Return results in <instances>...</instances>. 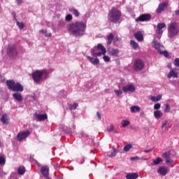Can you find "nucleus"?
I'll return each instance as SVG.
<instances>
[{"mask_svg":"<svg viewBox=\"0 0 179 179\" xmlns=\"http://www.w3.org/2000/svg\"><path fill=\"white\" fill-rule=\"evenodd\" d=\"M86 23L82 21H77L67 25V30L73 37H82L86 33Z\"/></svg>","mask_w":179,"mask_h":179,"instance_id":"f257e3e1","label":"nucleus"},{"mask_svg":"<svg viewBox=\"0 0 179 179\" xmlns=\"http://www.w3.org/2000/svg\"><path fill=\"white\" fill-rule=\"evenodd\" d=\"M43 76L45 79H48V71L46 70H36L32 73V79L35 83H40V81L43 80Z\"/></svg>","mask_w":179,"mask_h":179,"instance_id":"f03ea898","label":"nucleus"},{"mask_svg":"<svg viewBox=\"0 0 179 179\" xmlns=\"http://www.w3.org/2000/svg\"><path fill=\"white\" fill-rule=\"evenodd\" d=\"M122 15L121 11L113 7L108 15V19L112 23H117L121 19Z\"/></svg>","mask_w":179,"mask_h":179,"instance_id":"7ed1b4c3","label":"nucleus"},{"mask_svg":"<svg viewBox=\"0 0 179 179\" xmlns=\"http://www.w3.org/2000/svg\"><path fill=\"white\" fill-rule=\"evenodd\" d=\"M6 85L8 90H12V92H23L24 88L20 83H16L13 80H8L6 81Z\"/></svg>","mask_w":179,"mask_h":179,"instance_id":"20e7f679","label":"nucleus"},{"mask_svg":"<svg viewBox=\"0 0 179 179\" xmlns=\"http://www.w3.org/2000/svg\"><path fill=\"white\" fill-rule=\"evenodd\" d=\"M168 31L169 33V38H173L179 33V24L176 22H171L168 26Z\"/></svg>","mask_w":179,"mask_h":179,"instance_id":"39448f33","label":"nucleus"},{"mask_svg":"<svg viewBox=\"0 0 179 179\" xmlns=\"http://www.w3.org/2000/svg\"><path fill=\"white\" fill-rule=\"evenodd\" d=\"M7 55L10 57V58H15L17 57V50H16V46L15 45H9L7 48Z\"/></svg>","mask_w":179,"mask_h":179,"instance_id":"423d86ee","label":"nucleus"},{"mask_svg":"<svg viewBox=\"0 0 179 179\" xmlns=\"http://www.w3.org/2000/svg\"><path fill=\"white\" fill-rule=\"evenodd\" d=\"M145 68V63L141 59H136L134 64L133 69L136 71H142Z\"/></svg>","mask_w":179,"mask_h":179,"instance_id":"0eeeda50","label":"nucleus"},{"mask_svg":"<svg viewBox=\"0 0 179 179\" xmlns=\"http://www.w3.org/2000/svg\"><path fill=\"white\" fill-rule=\"evenodd\" d=\"M152 19L150 14H143L136 19V22H149Z\"/></svg>","mask_w":179,"mask_h":179,"instance_id":"6e6552de","label":"nucleus"},{"mask_svg":"<svg viewBox=\"0 0 179 179\" xmlns=\"http://www.w3.org/2000/svg\"><path fill=\"white\" fill-rule=\"evenodd\" d=\"M30 135V131H23V132H20L17 135V139L19 141V142H22L23 139H26L27 136Z\"/></svg>","mask_w":179,"mask_h":179,"instance_id":"1a4fd4ad","label":"nucleus"},{"mask_svg":"<svg viewBox=\"0 0 179 179\" xmlns=\"http://www.w3.org/2000/svg\"><path fill=\"white\" fill-rule=\"evenodd\" d=\"M108 52L109 55L111 57H118L120 55V50L118 48H108Z\"/></svg>","mask_w":179,"mask_h":179,"instance_id":"9d476101","label":"nucleus"},{"mask_svg":"<svg viewBox=\"0 0 179 179\" xmlns=\"http://www.w3.org/2000/svg\"><path fill=\"white\" fill-rule=\"evenodd\" d=\"M122 90L127 93V92H131V93H134L135 90H136V88L132 85H124L122 87Z\"/></svg>","mask_w":179,"mask_h":179,"instance_id":"9b49d317","label":"nucleus"},{"mask_svg":"<svg viewBox=\"0 0 179 179\" xmlns=\"http://www.w3.org/2000/svg\"><path fill=\"white\" fill-rule=\"evenodd\" d=\"M35 120L37 121L41 122V121H45L48 118V116H47V114H38L36 113L34 114Z\"/></svg>","mask_w":179,"mask_h":179,"instance_id":"f8f14e48","label":"nucleus"},{"mask_svg":"<svg viewBox=\"0 0 179 179\" xmlns=\"http://www.w3.org/2000/svg\"><path fill=\"white\" fill-rule=\"evenodd\" d=\"M169 3L167 2H164L162 3H160L157 8V13H162V12H164L166 9H167Z\"/></svg>","mask_w":179,"mask_h":179,"instance_id":"ddd939ff","label":"nucleus"},{"mask_svg":"<svg viewBox=\"0 0 179 179\" xmlns=\"http://www.w3.org/2000/svg\"><path fill=\"white\" fill-rule=\"evenodd\" d=\"M166 26L164 22L158 23L157 26V30H156L157 34H162V33H163V31H162V29H166Z\"/></svg>","mask_w":179,"mask_h":179,"instance_id":"4468645a","label":"nucleus"},{"mask_svg":"<svg viewBox=\"0 0 179 179\" xmlns=\"http://www.w3.org/2000/svg\"><path fill=\"white\" fill-rule=\"evenodd\" d=\"M87 58L93 65H99V64L100 63V60H99L98 58L94 59L90 56H87Z\"/></svg>","mask_w":179,"mask_h":179,"instance_id":"2eb2a0df","label":"nucleus"},{"mask_svg":"<svg viewBox=\"0 0 179 179\" xmlns=\"http://www.w3.org/2000/svg\"><path fill=\"white\" fill-rule=\"evenodd\" d=\"M171 78H178V73L176 72V70L172 69L170 71L168 75V78L171 79Z\"/></svg>","mask_w":179,"mask_h":179,"instance_id":"dca6fc26","label":"nucleus"},{"mask_svg":"<svg viewBox=\"0 0 179 179\" xmlns=\"http://www.w3.org/2000/svg\"><path fill=\"white\" fill-rule=\"evenodd\" d=\"M1 121L4 125H8V124H9V119H8V115L3 114L1 116Z\"/></svg>","mask_w":179,"mask_h":179,"instance_id":"f3484780","label":"nucleus"},{"mask_svg":"<svg viewBox=\"0 0 179 179\" xmlns=\"http://www.w3.org/2000/svg\"><path fill=\"white\" fill-rule=\"evenodd\" d=\"M152 45L153 48H155V50H157L158 52H159V50H160V48L163 47L161 44H159V42H157V41H153L152 42Z\"/></svg>","mask_w":179,"mask_h":179,"instance_id":"a211bd4d","label":"nucleus"},{"mask_svg":"<svg viewBox=\"0 0 179 179\" xmlns=\"http://www.w3.org/2000/svg\"><path fill=\"white\" fill-rule=\"evenodd\" d=\"M134 38L137 41H143V35L141 32L135 33Z\"/></svg>","mask_w":179,"mask_h":179,"instance_id":"6ab92c4d","label":"nucleus"},{"mask_svg":"<svg viewBox=\"0 0 179 179\" xmlns=\"http://www.w3.org/2000/svg\"><path fill=\"white\" fill-rule=\"evenodd\" d=\"M167 168L165 166H161L159 169H158V173L159 174H161V176H166V174H167Z\"/></svg>","mask_w":179,"mask_h":179,"instance_id":"aec40b11","label":"nucleus"},{"mask_svg":"<svg viewBox=\"0 0 179 179\" xmlns=\"http://www.w3.org/2000/svg\"><path fill=\"white\" fill-rule=\"evenodd\" d=\"M69 10L71 13H73L76 17H79V16H80V13H79V10L76 8H69Z\"/></svg>","mask_w":179,"mask_h":179,"instance_id":"412c9836","label":"nucleus"},{"mask_svg":"<svg viewBox=\"0 0 179 179\" xmlns=\"http://www.w3.org/2000/svg\"><path fill=\"white\" fill-rule=\"evenodd\" d=\"M97 50H99V51H101L103 55H106V52H107V50L101 43H99L97 45Z\"/></svg>","mask_w":179,"mask_h":179,"instance_id":"4be33fe9","label":"nucleus"},{"mask_svg":"<svg viewBox=\"0 0 179 179\" xmlns=\"http://www.w3.org/2000/svg\"><path fill=\"white\" fill-rule=\"evenodd\" d=\"M13 97L17 101H22L23 100V96H22V94L15 93L13 94Z\"/></svg>","mask_w":179,"mask_h":179,"instance_id":"5701e85b","label":"nucleus"},{"mask_svg":"<svg viewBox=\"0 0 179 179\" xmlns=\"http://www.w3.org/2000/svg\"><path fill=\"white\" fill-rule=\"evenodd\" d=\"M138 177V176L136 173H127L126 176L127 179H136Z\"/></svg>","mask_w":179,"mask_h":179,"instance_id":"b1692460","label":"nucleus"},{"mask_svg":"<svg viewBox=\"0 0 179 179\" xmlns=\"http://www.w3.org/2000/svg\"><path fill=\"white\" fill-rule=\"evenodd\" d=\"M130 111L133 113H139V111H141V107L138 106H132L130 108Z\"/></svg>","mask_w":179,"mask_h":179,"instance_id":"393cba45","label":"nucleus"},{"mask_svg":"<svg viewBox=\"0 0 179 179\" xmlns=\"http://www.w3.org/2000/svg\"><path fill=\"white\" fill-rule=\"evenodd\" d=\"M154 116L157 120H159L162 118V117H163V112H162L161 110H155L154 112Z\"/></svg>","mask_w":179,"mask_h":179,"instance_id":"a878e982","label":"nucleus"},{"mask_svg":"<svg viewBox=\"0 0 179 179\" xmlns=\"http://www.w3.org/2000/svg\"><path fill=\"white\" fill-rule=\"evenodd\" d=\"M107 40H108V45H111V43H113V40H114V34L110 33L109 35L107 36Z\"/></svg>","mask_w":179,"mask_h":179,"instance_id":"bb28decb","label":"nucleus"},{"mask_svg":"<svg viewBox=\"0 0 179 179\" xmlns=\"http://www.w3.org/2000/svg\"><path fill=\"white\" fill-rule=\"evenodd\" d=\"M162 157L163 159H170L171 157V152L170 151L165 152L162 154Z\"/></svg>","mask_w":179,"mask_h":179,"instance_id":"cd10ccee","label":"nucleus"},{"mask_svg":"<svg viewBox=\"0 0 179 179\" xmlns=\"http://www.w3.org/2000/svg\"><path fill=\"white\" fill-rule=\"evenodd\" d=\"M24 173H26V168H24L23 166H19L18 174H20V176H23Z\"/></svg>","mask_w":179,"mask_h":179,"instance_id":"c85d7f7f","label":"nucleus"},{"mask_svg":"<svg viewBox=\"0 0 179 179\" xmlns=\"http://www.w3.org/2000/svg\"><path fill=\"white\" fill-rule=\"evenodd\" d=\"M159 54H161V55H164L165 58H170V55H169V52L167 50L163 51V50H159Z\"/></svg>","mask_w":179,"mask_h":179,"instance_id":"c756f323","label":"nucleus"},{"mask_svg":"<svg viewBox=\"0 0 179 179\" xmlns=\"http://www.w3.org/2000/svg\"><path fill=\"white\" fill-rule=\"evenodd\" d=\"M150 100L154 102L160 101V100H162V95H158L157 96H152Z\"/></svg>","mask_w":179,"mask_h":179,"instance_id":"7c9ffc66","label":"nucleus"},{"mask_svg":"<svg viewBox=\"0 0 179 179\" xmlns=\"http://www.w3.org/2000/svg\"><path fill=\"white\" fill-rule=\"evenodd\" d=\"M130 45L134 48V50H137L138 47H139V45L138 43L135 42V41H131Z\"/></svg>","mask_w":179,"mask_h":179,"instance_id":"2f4dec72","label":"nucleus"},{"mask_svg":"<svg viewBox=\"0 0 179 179\" xmlns=\"http://www.w3.org/2000/svg\"><path fill=\"white\" fill-rule=\"evenodd\" d=\"M163 162V159H162V158L160 157H157L156 159H154L153 160V164L155 165V166H157V164H160V163H162Z\"/></svg>","mask_w":179,"mask_h":179,"instance_id":"473e14b6","label":"nucleus"},{"mask_svg":"<svg viewBox=\"0 0 179 179\" xmlns=\"http://www.w3.org/2000/svg\"><path fill=\"white\" fill-rule=\"evenodd\" d=\"M91 52H92L93 57H100V56H101V54H103L102 52H95L93 49H92Z\"/></svg>","mask_w":179,"mask_h":179,"instance_id":"72a5a7b5","label":"nucleus"},{"mask_svg":"<svg viewBox=\"0 0 179 179\" xmlns=\"http://www.w3.org/2000/svg\"><path fill=\"white\" fill-rule=\"evenodd\" d=\"M113 152H111L108 156L109 157H115V156L118 153V151L115 149V148H113Z\"/></svg>","mask_w":179,"mask_h":179,"instance_id":"f704fd0d","label":"nucleus"},{"mask_svg":"<svg viewBox=\"0 0 179 179\" xmlns=\"http://www.w3.org/2000/svg\"><path fill=\"white\" fill-rule=\"evenodd\" d=\"M131 149H132V144H128L124 147V152H129Z\"/></svg>","mask_w":179,"mask_h":179,"instance_id":"c9c22d12","label":"nucleus"},{"mask_svg":"<svg viewBox=\"0 0 179 179\" xmlns=\"http://www.w3.org/2000/svg\"><path fill=\"white\" fill-rule=\"evenodd\" d=\"M42 34H45V37H51V34H47V30L41 29L39 31Z\"/></svg>","mask_w":179,"mask_h":179,"instance_id":"e433bc0d","label":"nucleus"},{"mask_svg":"<svg viewBox=\"0 0 179 179\" xmlns=\"http://www.w3.org/2000/svg\"><path fill=\"white\" fill-rule=\"evenodd\" d=\"M6 163V159H5V157L0 156V165L2 166Z\"/></svg>","mask_w":179,"mask_h":179,"instance_id":"4c0bfd02","label":"nucleus"},{"mask_svg":"<svg viewBox=\"0 0 179 179\" xmlns=\"http://www.w3.org/2000/svg\"><path fill=\"white\" fill-rule=\"evenodd\" d=\"M129 124H130L129 120H123L122 122V126L123 127V128H125V127H128Z\"/></svg>","mask_w":179,"mask_h":179,"instance_id":"58836bf2","label":"nucleus"},{"mask_svg":"<svg viewBox=\"0 0 179 179\" xmlns=\"http://www.w3.org/2000/svg\"><path fill=\"white\" fill-rule=\"evenodd\" d=\"M114 93H115V94H116V96H117V97H120V96H121V94H122V91H121L120 90H115Z\"/></svg>","mask_w":179,"mask_h":179,"instance_id":"ea45409f","label":"nucleus"},{"mask_svg":"<svg viewBox=\"0 0 179 179\" xmlns=\"http://www.w3.org/2000/svg\"><path fill=\"white\" fill-rule=\"evenodd\" d=\"M165 106H166V107H165L164 111L165 113H170V110H171V108H170V105L169 103H166Z\"/></svg>","mask_w":179,"mask_h":179,"instance_id":"a19ab883","label":"nucleus"},{"mask_svg":"<svg viewBox=\"0 0 179 179\" xmlns=\"http://www.w3.org/2000/svg\"><path fill=\"white\" fill-rule=\"evenodd\" d=\"M17 26H18L19 29H22L24 27V23L17 21Z\"/></svg>","mask_w":179,"mask_h":179,"instance_id":"79ce46f5","label":"nucleus"},{"mask_svg":"<svg viewBox=\"0 0 179 179\" xmlns=\"http://www.w3.org/2000/svg\"><path fill=\"white\" fill-rule=\"evenodd\" d=\"M79 104H78V103H74L73 104L71 105V110H76Z\"/></svg>","mask_w":179,"mask_h":179,"instance_id":"37998d69","label":"nucleus"},{"mask_svg":"<svg viewBox=\"0 0 179 179\" xmlns=\"http://www.w3.org/2000/svg\"><path fill=\"white\" fill-rule=\"evenodd\" d=\"M66 22H71V20H72V15L71 14H68L66 16Z\"/></svg>","mask_w":179,"mask_h":179,"instance_id":"c03bdc74","label":"nucleus"},{"mask_svg":"<svg viewBox=\"0 0 179 179\" xmlns=\"http://www.w3.org/2000/svg\"><path fill=\"white\" fill-rule=\"evenodd\" d=\"M160 107H162V104H160L159 103L154 105L155 110H158L160 108Z\"/></svg>","mask_w":179,"mask_h":179,"instance_id":"a18cd8bd","label":"nucleus"},{"mask_svg":"<svg viewBox=\"0 0 179 179\" xmlns=\"http://www.w3.org/2000/svg\"><path fill=\"white\" fill-rule=\"evenodd\" d=\"M113 131H114V125L110 124V125L108 127V132H113Z\"/></svg>","mask_w":179,"mask_h":179,"instance_id":"49530a36","label":"nucleus"},{"mask_svg":"<svg viewBox=\"0 0 179 179\" xmlns=\"http://www.w3.org/2000/svg\"><path fill=\"white\" fill-rule=\"evenodd\" d=\"M173 64L175 66L179 67V59L178 58L175 59Z\"/></svg>","mask_w":179,"mask_h":179,"instance_id":"de8ad7c7","label":"nucleus"},{"mask_svg":"<svg viewBox=\"0 0 179 179\" xmlns=\"http://www.w3.org/2000/svg\"><path fill=\"white\" fill-rule=\"evenodd\" d=\"M110 57L107 55L103 56V60L105 61V62H110Z\"/></svg>","mask_w":179,"mask_h":179,"instance_id":"09e8293b","label":"nucleus"},{"mask_svg":"<svg viewBox=\"0 0 179 179\" xmlns=\"http://www.w3.org/2000/svg\"><path fill=\"white\" fill-rule=\"evenodd\" d=\"M166 163H168L169 164H173V160H171L170 158L166 159Z\"/></svg>","mask_w":179,"mask_h":179,"instance_id":"8fccbe9b","label":"nucleus"},{"mask_svg":"<svg viewBox=\"0 0 179 179\" xmlns=\"http://www.w3.org/2000/svg\"><path fill=\"white\" fill-rule=\"evenodd\" d=\"M169 122V121L166 120V121H163L162 122V128L163 129L164 127H165L166 125H167V123Z\"/></svg>","mask_w":179,"mask_h":179,"instance_id":"3c124183","label":"nucleus"},{"mask_svg":"<svg viewBox=\"0 0 179 179\" xmlns=\"http://www.w3.org/2000/svg\"><path fill=\"white\" fill-rule=\"evenodd\" d=\"M153 152V148H151V149H150V150H144V153H150V152Z\"/></svg>","mask_w":179,"mask_h":179,"instance_id":"603ef678","label":"nucleus"},{"mask_svg":"<svg viewBox=\"0 0 179 179\" xmlns=\"http://www.w3.org/2000/svg\"><path fill=\"white\" fill-rule=\"evenodd\" d=\"M130 160H133V161L139 160V157H132L130 158Z\"/></svg>","mask_w":179,"mask_h":179,"instance_id":"864d4df0","label":"nucleus"},{"mask_svg":"<svg viewBox=\"0 0 179 179\" xmlns=\"http://www.w3.org/2000/svg\"><path fill=\"white\" fill-rule=\"evenodd\" d=\"M96 115H97L99 120H101V114L99 112L96 113Z\"/></svg>","mask_w":179,"mask_h":179,"instance_id":"5fc2aeb1","label":"nucleus"},{"mask_svg":"<svg viewBox=\"0 0 179 179\" xmlns=\"http://www.w3.org/2000/svg\"><path fill=\"white\" fill-rule=\"evenodd\" d=\"M11 15H13L14 19H16V12L13 11V12L11 13Z\"/></svg>","mask_w":179,"mask_h":179,"instance_id":"6e6d98bb","label":"nucleus"},{"mask_svg":"<svg viewBox=\"0 0 179 179\" xmlns=\"http://www.w3.org/2000/svg\"><path fill=\"white\" fill-rule=\"evenodd\" d=\"M175 13L177 16H179V10H176Z\"/></svg>","mask_w":179,"mask_h":179,"instance_id":"4d7b16f0","label":"nucleus"},{"mask_svg":"<svg viewBox=\"0 0 179 179\" xmlns=\"http://www.w3.org/2000/svg\"><path fill=\"white\" fill-rule=\"evenodd\" d=\"M17 3L18 5H20V3H22V0H17Z\"/></svg>","mask_w":179,"mask_h":179,"instance_id":"13d9d810","label":"nucleus"},{"mask_svg":"<svg viewBox=\"0 0 179 179\" xmlns=\"http://www.w3.org/2000/svg\"><path fill=\"white\" fill-rule=\"evenodd\" d=\"M117 40V41H120L121 39H120V38H119Z\"/></svg>","mask_w":179,"mask_h":179,"instance_id":"bf43d9fd","label":"nucleus"},{"mask_svg":"<svg viewBox=\"0 0 179 179\" xmlns=\"http://www.w3.org/2000/svg\"><path fill=\"white\" fill-rule=\"evenodd\" d=\"M0 146H1V141H0Z\"/></svg>","mask_w":179,"mask_h":179,"instance_id":"052dcab7","label":"nucleus"},{"mask_svg":"<svg viewBox=\"0 0 179 179\" xmlns=\"http://www.w3.org/2000/svg\"><path fill=\"white\" fill-rule=\"evenodd\" d=\"M0 177H1V171H0Z\"/></svg>","mask_w":179,"mask_h":179,"instance_id":"680f3d73","label":"nucleus"}]
</instances>
